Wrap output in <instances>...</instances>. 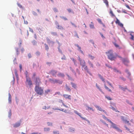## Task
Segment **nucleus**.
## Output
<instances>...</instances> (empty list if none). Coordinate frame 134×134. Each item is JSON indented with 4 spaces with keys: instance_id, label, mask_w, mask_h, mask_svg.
<instances>
[{
    "instance_id": "f257e3e1",
    "label": "nucleus",
    "mask_w": 134,
    "mask_h": 134,
    "mask_svg": "<svg viewBox=\"0 0 134 134\" xmlns=\"http://www.w3.org/2000/svg\"><path fill=\"white\" fill-rule=\"evenodd\" d=\"M105 53L107 54L108 58L111 60H114L116 58V57L113 54V51L110 50Z\"/></svg>"
},
{
    "instance_id": "f03ea898",
    "label": "nucleus",
    "mask_w": 134,
    "mask_h": 134,
    "mask_svg": "<svg viewBox=\"0 0 134 134\" xmlns=\"http://www.w3.org/2000/svg\"><path fill=\"white\" fill-rule=\"evenodd\" d=\"M26 81L25 83L27 85L30 87L32 85V82L29 77L28 76L27 74H26Z\"/></svg>"
},
{
    "instance_id": "7ed1b4c3",
    "label": "nucleus",
    "mask_w": 134,
    "mask_h": 134,
    "mask_svg": "<svg viewBox=\"0 0 134 134\" xmlns=\"http://www.w3.org/2000/svg\"><path fill=\"white\" fill-rule=\"evenodd\" d=\"M35 91L38 94L41 95L42 93V90L41 87L39 88V86H36L35 88Z\"/></svg>"
},
{
    "instance_id": "20e7f679",
    "label": "nucleus",
    "mask_w": 134,
    "mask_h": 134,
    "mask_svg": "<svg viewBox=\"0 0 134 134\" xmlns=\"http://www.w3.org/2000/svg\"><path fill=\"white\" fill-rule=\"evenodd\" d=\"M51 82L53 83H58L59 84H62L63 83L62 81H60L59 80H57L56 79H51L50 80Z\"/></svg>"
},
{
    "instance_id": "39448f33",
    "label": "nucleus",
    "mask_w": 134,
    "mask_h": 134,
    "mask_svg": "<svg viewBox=\"0 0 134 134\" xmlns=\"http://www.w3.org/2000/svg\"><path fill=\"white\" fill-rule=\"evenodd\" d=\"M35 82L36 86H39L41 83L40 78L38 77H36L35 80Z\"/></svg>"
},
{
    "instance_id": "423d86ee",
    "label": "nucleus",
    "mask_w": 134,
    "mask_h": 134,
    "mask_svg": "<svg viewBox=\"0 0 134 134\" xmlns=\"http://www.w3.org/2000/svg\"><path fill=\"white\" fill-rule=\"evenodd\" d=\"M79 60L80 62V64L82 67L84 66L86 64L84 60H82L81 59L80 57L79 58Z\"/></svg>"
},
{
    "instance_id": "0eeeda50",
    "label": "nucleus",
    "mask_w": 134,
    "mask_h": 134,
    "mask_svg": "<svg viewBox=\"0 0 134 134\" xmlns=\"http://www.w3.org/2000/svg\"><path fill=\"white\" fill-rule=\"evenodd\" d=\"M123 63L124 64L127 66L128 65V64L129 63V60L126 58H124L122 59Z\"/></svg>"
},
{
    "instance_id": "6e6552de",
    "label": "nucleus",
    "mask_w": 134,
    "mask_h": 134,
    "mask_svg": "<svg viewBox=\"0 0 134 134\" xmlns=\"http://www.w3.org/2000/svg\"><path fill=\"white\" fill-rule=\"evenodd\" d=\"M83 68L84 70L86 71L90 75H91V73L89 71L88 68L87 66L86 65V64L85 65V66H82V70H83Z\"/></svg>"
},
{
    "instance_id": "1a4fd4ad",
    "label": "nucleus",
    "mask_w": 134,
    "mask_h": 134,
    "mask_svg": "<svg viewBox=\"0 0 134 134\" xmlns=\"http://www.w3.org/2000/svg\"><path fill=\"white\" fill-rule=\"evenodd\" d=\"M95 107L96 108H97L98 110L99 111H103L106 114H107V112L103 110L101 108L99 107V106L97 105L95 106Z\"/></svg>"
},
{
    "instance_id": "9d476101",
    "label": "nucleus",
    "mask_w": 134,
    "mask_h": 134,
    "mask_svg": "<svg viewBox=\"0 0 134 134\" xmlns=\"http://www.w3.org/2000/svg\"><path fill=\"white\" fill-rule=\"evenodd\" d=\"M121 119L125 123H128L129 125H131V124L130 123H129V121H127V120L125 119L124 117L123 116L121 117Z\"/></svg>"
},
{
    "instance_id": "9b49d317",
    "label": "nucleus",
    "mask_w": 134,
    "mask_h": 134,
    "mask_svg": "<svg viewBox=\"0 0 134 134\" xmlns=\"http://www.w3.org/2000/svg\"><path fill=\"white\" fill-rule=\"evenodd\" d=\"M74 112L75 114H76L78 115L79 116L83 119L85 120H86V118L82 117L81 116V114L78 113L77 111L75 110Z\"/></svg>"
},
{
    "instance_id": "f8f14e48",
    "label": "nucleus",
    "mask_w": 134,
    "mask_h": 134,
    "mask_svg": "<svg viewBox=\"0 0 134 134\" xmlns=\"http://www.w3.org/2000/svg\"><path fill=\"white\" fill-rule=\"evenodd\" d=\"M111 124V126H112L113 128H114L116 129L117 128V127L116 126V125L114 123L110 121L109 122Z\"/></svg>"
},
{
    "instance_id": "ddd939ff",
    "label": "nucleus",
    "mask_w": 134,
    "mask_h": 134,
    "mask_svg": "<svg viewBox=\"0 0 134 134\" xmlns=\"http://www.w3.org/2000/svg\"><path fill=\"white\" fill-rule=\"evenodd\" d=\"M63 96L66 99H71V96L70 95H68L67 94H64L63 95Z\"/></svg>"
},
{
    "instance_id": "4468645a",
    "label": "nucleus",
    "mask_w": 134,
    "mask_h": 134,
    "mask_svg": "<svg viewBox=\"0 0 134 134\" xmlns=\"http://www.w3.org/2000/svg\"><path fill=\"white\" fill-rule=\"evenodd\" d=\"M20 122H17L13 124L14 127L16 128L19 126L20 125Z\"/></svg>"
},
{
    "instance_id": "2eb2a0df",
    "label": "nucleus",
    "mask_w": 134,
    "mask_h": 134,
    "mask_svg": "<svg viewBox=\"0 0 134 134\" xmlns=\"http://www.w3.org/2000/svg\"><path fill=\"white\" fill-rule=\"evenodd\" d=\"M119 87L121 90H123L124 91H125L126 90H127V88L126 86L125 87H121V86L119 85Z\"/></svg>"
},
{
    "instance_id": "dca6fc26",
    "label": "nucleus",
    "mask_w": 134,
    "mask_h": 134,
    "mask_svg": "<svg viewBox=\"0 0 134 134\" xmlns=\"http://www.w3.org/2000/svg\"><path fill=\"white\" fill-rule=\"evenodd\" d=\"M103 2L105 4L107 7L108 8L109 7V2L107 0H103Z\"/></svg>"
},
{
    "instance_id": "f3484780",
    "label": "nucleus",
    "mask_w": 134,
    "mask_h": 134,
    "mask_svg": "<svg viewBox=\"0 0 134 134\" xmlns=\"http://www.w3.org/2000/svg\"><path fill=\"white\" fill-rule=\"evenodd\" d=\"M50 72L51 74L54 75L57 74V71L55 70H52Z\"/></svg>"
},
{
    "instance_id": "a211bd4d",
    "label": "nucleus",
    "mask_w": 134,
    "mask_h": 134,
    "mask_svg": "<svg viewBox=\"0 0 134 134\" xmlns=\"http://www.w3.org/2000/svg\"><path fill=\"white\" fill-rule=\"evenodd\" d=\"M59 77H64L65 76L64 74L62 73H59L57 75Z\"/></svg>"
},
{
    "instance_id": "6ab92c4d",
    "label": "nucleus",
    "mask_w": 134,
    "mask_h": 134,
    "mask_svg": "<svg viewBox=\"0 0 134 134\" xmlns=\"http://www.w3.org/2000/svg\"><path fill=\"white\" fill-rule=\"evenodd\" d=\"M8 102L9 103H10L11 102V96L10 93H9Z\"/></svg>"
},
{
    "instance_id": "aec40b11",
    "label": "nucleus",
    "mask_w": 134,
    "mask_h": 134,
    "mask_svg": "<svg viewBox=\"0 0 134 134\" xmlns=\"http://www.w3.org/2000/svg\"><path fill=\"white\" fill-rule=\"evenodd\" d=\"M88 64L90 66V67H92V68H93V64L89 60L88 61Z\"/></svg>"
},
{
    "instance_id": "412c9836",
    "label": "nucleus",
    "mask_w": 134,
    "mask_h": 134,
    "mask_svg": "<svg viewBox=\"0 0 134 134\" xmlns=\"http://www.w3.org/2000/svg\"><path fill=\"white\" fill-rule=\"evenodd\" d=\"M69 129V131L72 132H74L75 131V129L73 128L70 127Z\"/></svg>"
},
{
    "instance_id": "4be33fe9",
    "label": "nucleus",
    "mask_w": 134,
    "mask_h": 134,
    "mask_svg": "<svg viewBox=\"0 0 134 134\" xmlns=\"http://www.w3.org/2000/svg\"><path fill=\"white\" fill-rule=\"evenodd\" d=\"M88 57L89 58H90V59L92 60L94 59L95 58L94 57L91 55L90 54L88 55Z\"/></svg>"
},
{
    "instance_id": "5701e85b",
    "label": "nucleus",
    "mask_w": 134,
    "mask_h": 134,
    "mask_svg": "<svg viewBox=\"0 0 134 134\" xmlns=\"http://www.w3.org/2000/svg\"><path fill=\"white\" fill-rule=\"evenodd\" d=\"M104 86L105 87V88L109 92H111V90L107 86H106L105 83L104 84Z\"/></svg>"
},
{
    "instance_id": "b1692460",
    "label": "nucleus",
    "mask_w": 134,
    "mask_h": 134,
    "mask_svg": "<svg viewBox=\"0 0 134 134\" xmlns=\"http://www.w3.org/2000/svg\"><path fill=\"white\" fill-rule=\"evenodd\" d=\"M50 128L48 127L45 128L44 129V131L45 132L49 131L50 130Z\"/></svg>"
},
{
    "instance_id": "393cba45",
    "label": "nucleus",
    "mask_w": 134,
    "mask_h": 134,
    "mask_svg": "<svg viewBox=\"0 0 134 134\" xmlns=\"http://www.w3.org/2000/svg\"><path fill=\"white\" fill-rule=\"evenodd\" d=\"M90 26L91 28L94 29V28L93 24L92 22H91V24L90 25Z\"/></svg>"
},
{
    "instance_id": "a878e982",
    "label": "nucleus",
    "mask_w": 134,
    "mask_h": 134,
    "mask_svg": "<svg viewBox=\"0 0 134 134\" xmlns=\"http://www.w3.org/2000/svg\"><path fill=\"white\" fill-rule=\"evenodd\" d=\"M57 109V110H60V111H64V112H65V113H67V110H64V109Z\"/></svg>"
},
{
    "instance_id": "bb28decb",
    "label": "nucleus",
    "mask_w": 134,
    "mask_h": 134,
    "mask_svg": "<svg viewBox=\"0 0 134 134\" xmlns=\"http://www.w3.org/2000/svg\"><path fill=\"white\" fill-rule=\"evenodd\" d=\"M102 117L103 118H104V119H105V120H107L109 122H110V121L111 120H110L109 119H107V117L105 116L104 115H102Z\"/></svg>"
},
{
    "instance_id": "cd10ccee",
    "label": "nucleus",
    "mask_w": 134,
    "mask_h": 134,
    "mask_svg": "<svg viewBox=\"0 0 134 134\" xmlns=\"http://www.w3.org/2000/svg\"><path fill=\"white\" fill-rule=\"evenodd\" d=\"M71 84L72 85V87H74L75 88L76 87V85L75 84L71 82Z\"/></svg>"
},
{
    "instance_id": "c85d7f7f",
    "label": "nucleus",
    "mask_w": 134,
    "mask_h": 134,
    "mask_svg": "<svg viewBox=\"0 0 134 134\" xmlns=\"http://www.w3.org/2000/svg\"><path fill=\"white\" fill-rule=\"evenodd\" d=\"M87 108L86 109L87 110H92L93 111H94V110L91 108L90 107L88 106H87Z\"/></svg>"
},
{
    "instance_id": "c756f323",
    "label": "nucleus",
    "mask_w": 134,
    "mask_h": 134,
    "mask_svg": "<svg viewBox=\"0 0 134 134\" xmlns=\"http://www.w3.org/2000/svg\"><path fill=\"white\" fill-rule=\"evenodd\" d=\"M60 17L62 19H63L65 20H68L67 18L66 17L63 16H60Z\"/></svg>"
},
{
    "instance_id": "7c9ffc66",
    "label": "nucleus",
    "mask_w": 134,
    "mask_h": 134,
    "mask_svg": "<svg viewBox=\"0 0 134 134\" xmlns=\"http://www.w3.org/2000/svg\"><path fill=\"white\" fill-rule=\"evenodd\" d=\"M48 125L49 126H52L53 125V123L51 122H47Z\"/></svg>"
},
{
    "instance_id": "2f4dec72",
    "label": "nucleus",
    "mask_w": 134,
    "mask_h": 134,
    "mask_svg": "<svg viewBox=\"0 0 134 134\" xmlns=\"http://www.w3.org/2000/svg\"><path fill=\"white\" fill-rule=\"evenodd\" d=\"M110 14H111V16L112 17L115 16V15L113 13V11L112 10H111L110 12Z\"/></svg>"
},
{
    "instance_id": "473e14b6",
    "label": "nucleus",
    "mask_w": 134,
    "mask_h": 134,
    "mask_svg": "<svg viewBox=\"0 0 134 134\" xmlns=\"http://www.w3.org/2000/svg\"><path fill=\"white\" fill-rule=\"evenodd\" d=\"M53 133L54 134H59V132L57 131H54L53 132Z\"/></svg>"
},
{
    "instance_id": "72a5a7b5",
    "label": "nucleus",
    "mask_w": 134,
    "mask_h": 134,
    "mask_svg": "<svg viewBox=\"0 0 134 134\" xmlns=\"http://www.w3.org/2000/svg\"><path fill=\"white\" fill-rule=\"evenodd\" d=\"M66 89L68 91H71V89L70 88L67 86V85H66Z\"/></svg>"
},
{
    "instance_id": "f704fd0d",
    "label": "nucleus",
    "mask_w": 134,
    "mask_h": 134,
    "mask_svg": "<svg viewBox=\"0 0 134 134\" xmlns=\"http://www.w3.org/2000/svg\"><path fill=\"white\" fill-rule=\"evenodd\" d=\"M57 28L60 29H63V27L62 26L59 25H58Z\"/></svg>"
},
{
    "instance_id": "c9c22d12",
    "label": "nucleus",
    "mask_w": 134,
    "mask_h": 134,
    "mask_svg": "<svg viewBox=\"0 0 134 134\" xmlns=\"http://www.w3.org/2000/svg\"><path fill=\"white\" fill-rule=\"evenodd\" d=\"M105 97L108 100H112L111 98L109 96H105Z\"/></svg>"
},
{
    "instance_id": "e433bc0d",
    "label": "nucleus",
    "mask_w": 134,
    "mask_h": 134,
    "mask_svg": "<svg viewBox=\"0 0 134 134\" xmlns=\"http://www.w3.org/2000/svg\"><path fill=\"white\" fill-rule=\"evenodd\" d=\"M112 110H115L116 112H119V111H118L117 110H116L115 108H114L113 107H111V108H110Z\"/></svg>"
},
{
    "instance_id": "4c0bfd02",
    "label": "nucleus",
    "mask_w": 134,
    "mask_h": 134,
    "mask_svg": "<svg viewBox=\"0 0 134 134\" xmlns=\"http://www.w3.org/2000/svg\"><path fill=\"white\" fill-rule=\"evenodd\" d=\"M44 46H45V49L46 50H48V49H49V47H48V46L46 44H45Z\"/></svg>"
},
{
    "instance_id": "58836bf2",
    "label": "nucleus",
    "mask_w": 134,
    "mask_h": 134,
    "mask_svg": "<svg viewBox=\"0 0 134 134\" xmlns=\"http://www.w3.org/2000/svg\"><path fill=\"white\" fill-rule=\"evenodd\" d=\"M17 4L18 6L20 8H22V5L21 4H20V3H17Z\"/></svg>"
},
{
    "instance_id": "ea45409f",
    "label": "nucleus",
    "mask_w": 134,
    "mask_h": 134,
    "mask_svg": "<svg viewBox=\"0 0 134 134\" xmlns=\"http://www.w3.org/2000/svg\"><path fill=\"white\" fill-rule=\"evenodd\" d=\"M97 21L99 23L101 24H103L102 21L100 19H97Z\"/></svg>"
},
{
    "instance_id": "a19ab883",
    "label": "nucleus",
    "mask_w": 134,
    "mask_h": 134,
    "mask_svg": "<svg viewBox=\"0 0 134 134\" xmlns=\"http://www.w3.org/2000/svg\"><path fill=\"white\" fill-rule=\"evenodd\" d=\"M60 101L61 102H62V104L65 107H66V108H68V107L67 106H66V105L65 104H64L63 102V101L62 100H60Z\"/></svg>"
},
{
    "instance_id": "79ce46f5",
    "label": "nucleus",
    "mask_w": 134,
    "mask_h": 134,
    "mask_svg": "<svg viewBox=\"0 0 134 134\" xmlns=\"http://www.w3.org/2000/svg\"><path fill=\"white\" fill-rule=\"evenodd\" d=\"M116 20L115 21V23L116 24H119L120 22L119 20L117 18H116Z\"/></svg>"
},
{
    "instance_id": "37998d69",
    "label": "nucleus",
    "mask_w": 134,
    "mask_h": 134,
    "mask_svg": "<svg viewBox=\"0 0 134 134\" xmlns=\"http://www.w3.org/2000/svg\"><path fill=\"white\" fill-rule=\"evenodd\" d=\"M67 10L69 13H70L71 12H73L72 10L70 8L68 9H67Z\"/></svg>"
},
{
    "instance_id": "c03bdc74",
    "label": "nucleus",
    "mask_w": 134,
    "mask_h": 134,
    "mask_svg": "<svg viewBox=\"0 0 134 134\" xmlns=\"http://www.w3.org/2000/svg\"><path fill=\"white\" fill-rule=\"evenodd\" d=\"M53 10L54 12H58V9L55 8H53Z\"/></svg>"
},
{
    "instance_id": "a18cd8bd",
    "label": "nucleus",
    "mask_w": 134,
    "mask_h": 134,
    "mask_svg": "<svg viewBox=\"0 0 134 134\" xmlns=\"http://www.w3.org/2000/svg\"><path fill=\"white\" fill-rule=\"evenodd\" d=\"M18 48H15V50L16 52V54L18 55L19 54V51H18Z\"/></svg>"
},
{
    "instance_id": "49530a36",
    "label": "nucleus",
    "mask_w": 134,
    "mask_h": 134,
    "mask_svg": "<svg viewBox=\"0 0 134 134\" xmlns=\"http://www.w3.org/2000/svg\"><path fill=\"white\" fill-rule=\"evenodd\" d=\"M61 59L62 60H66V58L64 55H63V56L61 58Z\"/></svg>"
},
{
    "instance_id": "de8ad7c7",
    "label": "nucleus",
    "mask_w": 134,
    "mask_h": 134,
    "mask_svg": "<svg viewBox=\"0 0 134 134\" xmlns=\"http://www.w3.org/2000/svg\"><path fill=\"white\" fill-rule=\"evenodd\" d=\"M126 72L127 73V74L129 76L131 74L130 72H129V70H128L126 69Z\"/></svg>"
},
{
    "instance_id": "09e8293b",
    "label": "nucleus",
    "mask_w": 134,
    "mask_h": 134,
    "mask_svg": "<svg viewBox=\"0 0 134 134\" xmlns=\"http://www.w3.org/2000/svg\"><path fill=\"white\" fill-rule=\"evenodd\" d=\"M130 35L131 36V37L130 38V39H131L132 40H134V37L131 34H130Z\"/></svg>"
},
{
    "instance_id": "8fccbe9b",
    "label": "nucleus",
    "mask_w": 134,
    "mask_h": 134,
    "mask_svg": "<svg viewBox=\"0 0 134 134\" xmlns=\"http://www.w3.org/2000/svg\"><path fill=\"white\" fill-rule=\"evenodd\" d=\"M50 92V90H47L45 91V93L46 94H47L48 93Z\"/></svg>"
},
{
    "instance_id": "3c124183",
    "label": "nucleus",
    "mask_w": 134,
    "mask_h": 134,
    "mask_svg": "<svg viewBox=\"0 0 134 134\" xmlns=\"http://www.w3.org/2000/svg\"><path fill=\"white\" fill-rule=\"evenodd\" d=\"M28 56L29 58H30L32 57L31 54L29 53L28 54Z\"/></svg>"
},
{
    "instance_id": "603ef678",
    "label": "nucleus",
    "mask_w": 134,
    "mask_h": 134,
    "mask_svg": "<svg viewBox=\"0 0 134 134\" xmlns=\"http://www.w3.org/2000/svg\"><path fill=\"white\" fill-rule=\"evenodd\" d=\"M72 60L73 62L74 63V64L75 65H76V60L74 58H72Z\"/></svg>"
},
{
    "instance_id": "864d4df0",
    "label": "nucleus",
    "mask_w": 134,
    "mask_h": 134,
    "mask_svg": "<svg viewBox=\"0 0 134 134\" xmlns=\"http://www.w3.org/2000/svg\"><path fill=\"white\" fill-rule=\"evenodd\" d=\"M50 107L49 106H47V107H46V106L44 107V108H43L45 109H48Z\"/></svg>"
},
{
    "instance_id": "5fc2aeb1",
    "label": "nucleus",
    "mask_w": 134,
    "mask_h": 134,
    "mask_svg": "<svg viewBox=\"0 0 134 134\" xmlns=\"http://www.w3.org/2000/svg\"><path fill=\"white\" fill-rule=\"evenodd\" d=\"M116 130H117L118 131L122 132V130H120L119 128L118 127H117V128L116 129Z\"/></svg>"
},
{
    "instance_id": "6e6d98bb",
    "label": "nucleus",
    "mask_w": 134,
    "mask_h": 134,
    "mask_svg": "<svg viewBox=\"0 0 134 134\" xmlns=\"http://www.w3.org/2000/svg\"><path fill=\"white\" fill-rule=\"evenodd\" d=\"M51 34L55 36L57 35V33L56 32H52Z\"/></svg>"
},
{
    "instance_id": "4d7b16f0",
    "label": "nucleus",
    "mask_w": 134,
    "mask_h": 134,
    "mask_svg": "<svg viewBox=\"0 0 134 134\" xmlns=\"http://www.w3.org/2000/svg\"><path fill=\"white\" fill-rule=\"evenodd\" d=\"M120 78L122 80H123L124 81L126 80L123 77H121Z\"/></svg>"
},
{
    "instance_id": "13d9d810",
    "label": "nucleus",
    "mask_w": 134,
    "mask_h": 134,
    "mask_svg": "<svg viewBox=\"0 0 134 134\" xmlns=\"http://www.w3.org/2000/svg\"><path fill=\"white\" fill-rule=\"evenodd\" d=\"M125 6L127 8L129 9H131L130 8V7L129 6V5H128L126 4L125 5Z\"/></svg>"
},
{
    "instance_id": "bf43d9fd",
    "label": "nucleus",
    "mask_w": 134,
    "mask_h": 134,
    "mask_svg": "<svg viewBox=\"0 0 134 134\" xmlns=\"http://www.w3.org/2000/svg\"><path fill=\"white\" fill-rule=\"evenodd\" d=\"M24 51V49L23 48H22L21 49V51L22 53H23Z\"/></svg>"
},
{
    "instance_id": "052dcab7",
    "label": "nucleus",
    "mask_w": 134,
    "mask_h": 134,
    "mask_svg": "<svg viewBox=\"0 0 134 134\" xmlns=\"http://www.w3.org/2000/svg\"><path fill=\"white\" fill-rule=\"evenodd\" d=\"M40 53L38 52H37L36 53L37 55L38 56L40 55Z\"/></svg>"
},
{
    "instance_id": "680f3d73",
    "label": "nucleus",
    "mask_w": 134,
    "mask_h": 134,
    "mask_svg": "<svg viewBox=\"0 0 134 134\" xmlns=\"http://www.w3.org/2000/svg\"><path fill=\"white\" fill-rule=\"evenodd\" d=\"M100 79L102 80V81H103L105 83V81L104 79L103 78V77H102Z\"/></svg>"
},
{
    "instance_id": "e2e57ef3",
    "label": "nucleus",
    "mask_w": 134,
    "mask_h": 134,
    "mask_svg": "<svg viewBox=\"0 0 134 134\" xmlns=\"http://www.w3.org/2000/svg\"><path fill=\"white\" fill-rule=\"evenodd\" d=\"M118 25H119L120 26L122 27H123V25L121 23H120L119 24H118Z\"/></svg>"
},
{
    "instance_id": "0e129e2a",
    "label": "nucleus",
    "mask_w": 134,
    "mask_h": 134,
    "mask_svg": "<svg viewBox=\"0 0 134 134\" xmlns=\"http://www.w3.org/2000/svg\"><path fill=\"white\" fill-rule=\"evenodd\" d=\"M114 45L116 47L118 48V47H119V45L118 44H116V43H115L114 44Z\"/></svg>"
},
{
    "instance_id": "69168bd1",
    "label": "nucleus",
    "mask_w": 134,
    "mask_h": 134,
    "mask_svg": "<svg viewBox=\"0 0 134 134\" xmlns=\"http://www.w3.org/2000/svg\"><path fill=\"white\" fill-rule=\"evenodd\" d=\"M71 24L73 26H75V27H76L77 26H76L74 23H72V22H71Z\"/></svg>"
},
{
    "instance_id": "338daca9",
    "label": "nucleus",
    "mask_w": 134,
    "mask_h": 134,
    "mask_svg": "<svg viewBox=\"0 0 134 134\" xmlns=\"http://www.w3.org/2000/svg\"><path fill=\"white\" fill-rule=\"evenodd\" d=\"M125 128L126 130L128 131H130V129H129L126 126H125Z\"/></svg>"
},
{
    "instance_id": "774afa93",
    "label": "nucleus",
    "mask_w": 134,
    "mask_h": 134,
    "mask_svg": "<svg viewBox=\"0 0 134 134\" xmlns=\"http://www.w3.org/2000/svg\"><path fill=\"white\" fill-rule=\"evenodd\" d=\"M30 134H41L40 133H38L37 132H34L31 133Z\"/></svg>"
}]
</instances>
